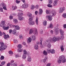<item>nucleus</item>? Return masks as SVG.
I'll return each mask as SVG.
<instances>
[{
    "label": "nucleus",
    "mask_w": 66,
    "mask_h": 66,
    "mask_svg": "<svg viewBox=\"0 0 66 66\" xmlns=\"http://www.w3.org/2000/svg\"><path fill=\"white\" fill-rule=\"evenodd\" d=\"M8 26L10 27V28H15V29L17 30H19L20 29V27H19V26L18 25H14L12 24H9Z\"/></svg>",
    "instance_id": "nucleus-6"
},
{
    "label": "nucleus",
    "mask_w": 66,
    "mask_h": 66,
    "mask_svg": "<svg viewBox=\"0 0 66 66\" xmlns=\"http://www.w3.org/2000/svg\"><path fill=\"white\" fill-rule=\"evenodd\" d=\"M24 18L22 16H18V19L19 20L22 21L23 19Z\"/></svg>",
    "instance_id": "nucleus-19"
},
{
    "label": "nucleus",
    "mask_w": 66,
    "mask_h": 66,
    "mask_svg": "<svg viewBox=\"0 0 66 66\" xmlns=\"http://www.w3.org/2000/svg\"><path fill=\"white\" fill-rule=\"evenodd\" d=\"M46 13L47 14H50L52 16H54L56 14V12L54 10H52L51 12L50 10H46Z\"/></svg>",
    "instance_id": "nucleus-2"
},
{
    "label": "nucleus",
    "mask_w": 66,
    "mask_h": 66,
    "mask_svg": "<svg viewBox=\"0 0 66 66\" xmlns=\"http://www.w3.org/2000/svg\"><path fill=\"white\" fill-rule=\"evenodd\" d=\"M62 17H63L64 18H66V13H65L63 14L62 15Z\"/></svg>",
    "instance_id": "nucleus-38"
},
{
    "label": "nucleus",
    "mask_w": 66,
    "mask_h": 66,
    "mask_svg": "<svg viewBox=\"0 0 66 66\" xmlns=\"http://www.w3.org/2000/svg\"><path fill=\"white\" fill-rule=\"evenodd\" d=\"M48 27L49 28H51V29H52V28H53V24H52V23H50Z\"/></svg>",
    "instance_id": "nucleus-25"
},
{
    "label": "nucleus",
    "mask_w": 66,
    "mask_h": 66,
    "mask_svg": "<svg viewBox=\"0 0 66 66\" xmlns=\"http://www.w3.org/2000/svg\"><path fill=\"white\" fill-rule=\"evenodd\" d=\"M20 1H19L18 0H16V3H17L18 4V3H20Z\"/></svg>",
    "instance_id": "nucleus-61"
},
{
    "label": "nucleus",
    "mask_w": 66,
    "mask_h": 66,
    "mask_svg": "<svg viewBox=\"0 0 66 66\" xmlns=\"http://www.w3.org/2000/svg\"><path fill=\"white\" fill-rule=\"evenodd\" d=\"M6 48H7V46L6 45H3V46L0 47V50L1 51H3V50H5V49H6Z\"/></svg>",
    "instance_id": "nucleus-9"
},
{
    "label": "nucleus",
    "mask_w": 66,
    "mask_h": 66,
    "mask_svg": "<svg viewBox=\"0 0 66 66\" xmlns=\"http://www.w3.org/2000/svg\"><path fill=\"white\" fill-rule=\"evenodd\" d=\"M47 6L49 7H52V5L50 4L47 5Z\"/></svg>",
    "instance_id": "nucleus-48"
},
{
    "label": "nucleus",
    "mask_w": 66,
    "mask_h": 66,
    "mask_svg": "<svg viewBox=\"0 0 66 66\" xmlns=\"http://www.w3.org/2000/svg\"><path fill=\"white\" fill-rule=\"evenodd\" d=\"M12 10H16V9H17V7L16 6H12Z\"/></svg>",
    "instance_id": "nucleus-34"
},
{
    "label": "nucleus",
    "mask_w": 66,
    "mask_h": 66,
    "mask_svg": "<svg viewBox=\"0 0 66 66\" xmlns=\"http://www.w3.org/2000/svg\"><path fill=\"white\" fill-rule=\"evenodd\" d=\"M33 20V18L32 17H29V21H31Z\"/></svg>",
    "instance_id": "nucleus-41"
},
{
    "label": "nucleus",
    "mask_w": 66,
    "mask_h": 66,
    "mask_svg": "<svg viewBox=\"0 0 66 66\" xmlns=\"http://www.w3.org/2000/svg\"><path fill=\"white\" fill-rule=\"evenodd\" d=\"M13 19V16L12 15H10L9 16V19H10V20H12Z\"/></svg>",
    "instance_id": "nucleus-43"
},
{
    "label": "nucleus",
    "mask_w": 66,
    "mask_h": 66,
    "mask_svg": "<svg viewBox=\"0 0 66 66\" xmlns=\"http://www.w3.org/2000/svg\"><path fill=\"white\" fill-rule=\"evenodd\" d=\"M45 45L44 44V45H42V43L40 44V47H41L42 48H44V47H45Z\"/></svg>",
    "instance_id": "nucleus-47"
},
{
    "label": "nucleus",
    "mask_w": 66,
    "mask_h": 66,
    "mask_svg": "<svg viewBox=\"0 0 66 66\" xmlns=\"http://www.w3.org/2000/svg\"><path fill=\"white\" fill-rule=\"evenodd\" d=\"M4 43L2 42H0V44L1 45V46H3L4 44Z\"/></svg>",
    "instance_id": "nucleus-58"
},
{
    "label": "nucleus",
    "mask_w": 66,
    "mask_h": 66,
    "mask_svg": "<svg viewBox=\"0 0 66 66\" xmlns=\"http://www.w3.org/2000/svg\"><path fill=\"white\" fill-rule=\"evenodd\" d=\"M13 22L14 23H17L18 22V20L16 19H13Z\"/></svg>",
    "instance_id": "nucleus-22"
},
{
    "label": "nucleus",
    "mask_w": 66,
    "mask_h": 66,
    "mask_svg": "<svg viewBox=\"0 0 66 66\" xmlns=\"http://www.w3.org/2000/svg\"><path fill=\"white\" fill-rule=\"evenodd\" d=\"M23 13L21 12H19L18 13V17L21 16H23Z\"/></svg>",
    "instance_id": "nucleus-27"
},
{
    "label": "nucleus",
    "mask_w": 66,
    "mask_h": 66,
    "mask_svg": "<svg viewBox=\"0 0 66 66\" xmlns=\"http://www.w3.org/2000/svg\"><path fill=\"white\" fill-rule=\"evenodd\" d=\"M12 66H17V64L16 63H15L12 64L11 65Z\"/></svg>",
    "instance_id": "nucleus-46"
},
{
    "label": "nucleus",
    "mask_w": 66,
    "mask_h": 66,
    "mask_svg": "<svg viewBox=\"0 0 66 66\" xmlns=\"http://www.w3.org/2000/svg\"><path fill=\"white\" fill-rule=\"evenodd\" d=\"M63 45H61L60 47V48L62 52H63V51L64 50V48H63Z\"/></svg>",
    "instance_id": "nucleus-29"
},
{
    "label": "nucleus",
    "mask_w": 66,
    "mask_h": 66,
    "mask_svg": "<svg viewBox=\"0 0 66 66\" xmlns=\"http://www.w3.org/2000/svg\"><path fill=\"white\" fill-rule=\"evenodd\" d=\"M5 21H2L1 22V27L3 28V29L4 30H8L9 28H10V27L9 26V24H11V23H8L7 27H6V24H5Z\"/></svg>",
    "instance_id": "nucleus-1"
},
{
    "label": "nucleus",
    "mask_w": 66,
    "mask_h": 66,
    "mask_svg": "<svg viewBox=\"0 0 66 66\" xmlns=\"http://www.w3.org/2000/svg\"><path fill=\"white\" fill-rule=\"evenodd\" d=\"M11 65V63H8L7 64V66H10Z\"/></svg>",
    "instance_id": "nucleus-64"
},
{
    "label": "nucleus",
    "mask_w": 66,
    "mask_h": 66,
    "mask_svg": "<svg viewBox=\"0 0 66 66\" xmlns=\"http://www.w3.org/2000/svg\"><path fill=\"white\" fill-rule=\"evenodd\" d=\"M22 47V46L21 44H19L18 45V49H21Z\"/></svg>",
    "instance_id": "nucleus-30"
},
{
    "label": "nucleus",
    "mask_w": 66,
    "mask_h": 66,
    "mask_svg": "<svg viewBox=\"0 0 66 66\" xmlns=\"http://www.w3.org/2000/svg\"><path fill=\"white\" fill-rule=\"evenodd\" d=\"M54 30L55 31V34L56 35H57L59 33V28L57 27H54Z\"/></svg>",
    "instance_id": "nucleus-7"
},
{
    "label": "nucleus",
    "mask_w": 66,
    "mask_h": 66,
    "mask_svg": "<svg viewBox=\"0 0 66 66\" xmlns=\"http://www.w3.org/2000/svg\"><path fill=\"white\" fill-rule=\"evenodd\" d=\"M5 63V62L4 61L2 62L1 63V64H2V65H4Z\"/></svg>",
    "instance_id": "nucleus-56"
},
{
    "label": "nucleus",
    "mask_w": 66,
    "mask_h": 66,
    "mask_svg": "<svg viewBox=\"0 0 66 66\" xmlns=\"http://www.w3.org/2000/svg\"><path fill=\"white\" fill-rule=\"evenodd\" d=\"M43 53L45 55H47V54H48V53L47 52V51L45 50L43 51Z\"/></svg>",
    "instance_id": "nucleus-21"
},
{
    "label": "nucleus",
    "mask_w": 66,
    "mask_h": 66,
    "mask_svg": "<svg viewBox=\"0 0 66 66\" xmlns=\"http://www.w3.org/2000/svg\"><path fill=\"white\" fill-rule=\"evenodd\" d=\"M13 42H14V43H15V44H16L17 43H18V40H17V39H14L13 40Z\"/></svg>",
    "instance_id": "nucleus-40"
},
{
    "label": "nucleus",
    "mask_w": 66,
    "mask_h": 66,
    "mask_svg": "<svg viewBox=\"0 0 66 66\" xmlns=\"http://www.w3.org/2000/svg\"><path fill=\"white\" fill-rule=\"evenodd\" d=\"M60 33L61 35H63L64 34V31L61 29H60L59 30Z\"/></svg>",
    "instance_id": "nucleus-24"
},
{
    "label": "nucleus",
    "mask_w": 66,
    "mask_h": 66,
    "mask_svg": "<svg viewBox=\"0 0 66 66\" xmlns=\"http://www.w3.org/2000/svg\"><path fill=\"white\" fill-rule=\"evenodd\" d=\"M55 50L54 49H52L51 50V53L52 54H53L55 53Z\"/></svg>",
    "instance_id": "nucleus-35"
},
{
    "label": "nucleus",
    "mask_w": 66,
    "mask_h": 66,
    "mask_svg": "<svg viewBox=\"0 0 66 66\" xmlns=\"http://www.w3.org/2000/svg\"><path fill=\"white\" fill-rule=\"evenodd\" d=\"M28 61V62H31L32 60V59L31 57L28 56L27 59Z\"/></svg>",
    "instance_id": "nucleus-32"
},
{
    "label": "nucleus",
    "mask_w": 66,
    "mask_h": 66,
    "mask_svg": "<svg viewBox=\"0 0 66 66\" xmlns=\"http://www.w3.org/2000/svg\"><path fill=\"white\" fill-rule=\"evenodd\" d=\"M23 51V50L22 49H21V50H17V51L18 52H21L22 51Z\"/></svg>",
    "instance_id": "nucleus-45"
},
{
    "label": "nucleus",
    "mask_w": 66,
    "mask_h": 66,
    "mask_svg": "<svg viewBox=\"0 0 66 66\" xmlns=\"http://www.w3.org/2000/svg\"><path fill=\"white\" fill-rule=\"evenodd\" d=\"M49 1L50 4H51L52 3V0H49Z\"/></svg>",
    "instance_id": "nucleus-60"
},
{
    "label": "nucleus",
    "mask_w": 66,
    "mask_h": 66,
    "mask_svg": "<svg viewBox=\"0 0 66 66\" xmlns=\"http://www.w3.org/2000/svg\"><path fill=\"white\" fill-rule=\"evenodd\" d=\"M1 7H3V9L5 10H7L6 7V4L3 3H1L0 5Z\"/></svg>",
    "instance_id": "nucleus-8"
},
{
    "label": "nucleus",
    "mask_w": 66,
    "mask_h": 66,
    "mask_svg": "<svg viewBox=\"0 0 66 66\" xmlns=\"http://www.w3.org/2000/svg\"><path fill=\"white\" fill-rule=\"evenodd\" d=\"M43 24L44 26H46L47 25V21H44L43 22Z\"/></svg>",
    "instance_id": "nucleus-39"
},
{
    "label": "nucleus",
    "mask_w": 66,
    "mask_h": 66,
    "mask_svg": "<svg viewBox=\"0 0 66 66\" xmlns=\"http://www.w3.org/2000/svg\"><path fill=\"white\" fill-rule=\"evenodd\" d=\"M31 37L32 40L34 41L35 40V39H36V36H32Z\"/></svg>",
    "instance_id": "nucleus-20"
},
{
    "label": "nucleus",
    "mask_w": 66,
    "mask_h": 66,
    "mask_svg": "<svg viewBox=\"0 0 66 66\" xmlns=\"http://www.w3.org/2000/svg\"><path fill=\"white\" fill-rule=\"evenodd\" d=\"M9 53L10 54H11V55H12L13 54V52L11 51H10L9 52Z\"/></svg>",
    "instance_id": "nucleus-49"
},
{
    "label": "nucleus",
    "mask_w": 66,
    "mask_h": 66,
    "mask_svg": "<svg viewBox=\"0 0 66 66\" xmlns=\"http://www.w3.org/2000/svg\"><path fill=\"white\" fill-rule=\"evenodd\" d=\"M29 24L30 25H31V26H33L35 24V22L33 21H31L29 22Z\"/></svg>",
    "instance_id": "nucleus-16"
},
{
    "label": "nucleus",
    "mask_w": 66,
    "mask_h": 66,
    "mask_svg": "<svg viewBox=\"0 0 66 66\" xmlns=\"http://www.w3.org/2000/svg\"><path fill=\"white\" fill-rule=\"evenodd\" d=\"M23 54H25V55L27 54L28 55H30V53L28 52L27 53V51L25 50H23Z\"/></svg>",
    "instance_id": "nucleus-14"
},
{
    "label": "nucleus",
    "mask_w": 66,
    "mask_h": 66,
    "mask_svg": "<svg viewBox=\"0 0 66 66\" xmlns=\"http://www.w3.org/2000/svg\"><path fill=\"white\" fill-rule=\"evenodd\" d=\"M47 40L45 41L44 42V44L45 46H47L48 48H51V44L50 43V42H49V41H48L47 42Z\"/></svg>",
    "instance_id": "nucleus-5"
},
{
    "label": "nucleus",
    "mask_w": 66,
    "mask_h": 66,
    "mask_svg": "<svg viewBox=\"0 0 66 66\" xmlns=\"http://www.w3.org/2000/svg\"><path fill=\"white\" fill-rule=\"evenodd\" d=\"M3 8L2 7H0V12H3Z\"/></svg>",
    "instance_id": "nucleus-51"
},
{
    "label": "nucleus",
    "mask_w": 66,
    "mask_h": 66,
    "mask_svg": "<svg viewBox=\"0 0 66 66\" xmlns=\"http://www.w3.org/2000/svg\"><path fill=\"white\" fill-rule=\"evenodd\" d=\"M4 57L3 56H2L1 57V60H4Z\"/></svg>",
    "instance_id": "nucleus-54"
},
{
    "label": "nucleus",
    "mask_w": 66,
    "mask_h": 66,
    "mask_svg": "<svg viewBox=\"0 0 66 66\" xmlns=\"http://www.w3.org/2000/svg\"><path fill=\"white\" fill-rule=\"evenodd\" d=\"M19 38H20V39H22V38H23V37L22 36V35H20L19 36Z\"/></svg>",
    "instance_id": "nucleus-42"
},
{
    "label": "nucleus",
    "mask_w": 66,
    "mask_h": 66,
    "mask_svg": "<svg viewBox=\"0 0 66 66\" xmlns=\"http://www.w3.org/2000/svg\"><path fill=\"white\" fill-rule=\"evenodd\" d=\"M36 44L37 45H39V44H40V41H38L37 42Z\"/></svg>",
    "instance_id": "nucleus-63"
},
{
    "label": "nucleus",
    "mask_w": 66,
    "mask_h": 66,
    "mask_svg": "<svg viewBox=\"0 0 66 66\" xmlns=\"http://www.w3.org/2000/svg\"><path fill=\"white\" fill-rule=\"evenodd\" d=\"M22 44L23 45H24V46L26 45V44L25 42H23L22 43Z\"/></svg>",
    "instance_id": "nucleus-59"
},
{
    "label": "nucleus",
    "mask_w": 66,
    "mask_h": 66,
    "mask_svg": "<svg viewBox=\"0 0 66 66\" xmlns=\"http://www.w3.org/2000/svg\"><path fill=\"white\" fill-rule=\"evenodd\" d=\"M34 48L36 50H37L38 49V46L37 45H35L34 46Z\"/></svg>",
    "instance_id": "nucleus-36"
},
{
    "label": "nucleus",
    "mask_w": 66,
    "mask_h": 66,
    "mask_svg": "<svg viewBox=\"0 0 66 66\" xmlns=\"http://www.w3.org/2000/svg\"><path fill=\"white\" fill-rule=\"evenodd\" d=\"M43 12V11L42 9H39V13L40 14H42Z\"/></svg>",
    "instance_id": "nucleus-33"
},
{
    "label": "nucleus",
    "mask_w": 66,
    "mask_h": 66,
    "mask_svg": "<svg viewBox=\"0 0 66 66\" xmlns=\"http://www.w3.org/2000/svg\"><path fill=\"white\" fill-rule=\"evenodd\" d=\"M34 30L33 29H31L29 30V34H32V33H34V32H35L34 33H35V34H37L38 33V32H37V29L36 28H34Z\"/></svg>",
    "instance_id": "nucleus-4"
},
{
    "label": "nucleus",
    "mask_w": 66,
    "mask_h": 66,
    "mask_svg": "<svg viewBox=\"0 0 66 66\" xmlns=\"http://www.w3.org/2000/svg\"><path fill=\"white\" fill-rule=\"evenodd\" d=\"M61 60L62 63H64L66 62V59H65V57L64 55L61 56Z\"/></svg>",
    "instance_id": "nucleus-11"
},
{
    "label": "nucleus",
    "mask_w": 66,
    "mask_h": 66,
    "mask_svg": "<svg viewBox=\"0 0 66 66\" xmlns=\"http://www.w3.org/2000/svg\"><path fill=\"white\" fill-rule=\"evenodd\" d=\"M48 41L49 43L51 42H56L57 41V39H56V37H54L53 38H50L48 39L47 40V42Z\"/></svg>",
    "instance_id": "nucleus-3"
},
{
    "label": "nucleus",
    "mask_w": 66,
    "mask_h": 66,
    "mask_svg": "<svg viewBox=\"0 0 66 66\" xmlns=\"http://www.w3.org/2000/svg\"><path fill=\"white\" fill-rule=\"evenodd\" d=\"M51 49L50 48H48L47 49V52L48 53H51Z\"/></svg>",
    "instance_id": "nucleus-37"
},
{
    "label": "nucleus",
    "mask_w": 66,
    "mask_h": 66,
    "mask_svg": "<svg viewBox=\"0 0 66 66\" xmlns=\"http://www.w3.org/2000/svg\"><path fill=\"white\" fill-rule=\"evenodd\" d=\"M4 38L5 39H7L8 38H10V37L9 35H7L4 36Z\"/></svg>",
    "instance_id": "nucleus-17"
},
{
    "label": "nucleus",
    "mask_w": 66,
    "mask_h": 66,
    "mask_svg": "<svg viewBox=\"0 0 66 66\" xmlns=\"http://www.w3.org/2000/svg\"><path fill=\"white\" fill-rule=\"evenodd\" d=\"M27 15L28 17H32V14L29 12H27Z\"/></svg>",
    "instance_id": "nucleus-26"
},
{
    "label": "nucleus",
    "mask_w": 66,
    "mask_h": 66,
    "mask_svg": "<svg viewBox=\"0 0 66 66\" xmlns=\"http://www.w3.org/2000/svg\"><path fill=\"white\" fill-rule=\"evenodd\" d=\"M13 30L12 29H10L9 30V33L10 34H11L12 33V32H13Z\"/></svg>",
    "instance_id": "nucleus-52"
},
{
    "label": "nucleus",
    "mask_w": 66,
    "mask_h": 66,
    "mask_svg": "<svg viewBox=\"0 0 66 66\" xmlns=\"http://www.w3.org/2000/svg\"><path fill=\"white\" fill-rule=\"evenodd\" d=\"M29 5L28 4H25L22 5L21 7L22 9H27L28 7V6Z\"/></svg>",
    "instance_id": "nucleus-10"
},
{
    "label": "nucleus",
    "mask_w": 66,
    "mask_h": 66,
    "mask_svg": "<svg viewBox=\"0 0 66 66\" xmlns=\"http://www.w3.org/2000/svg\"><path fill=\"white\" fill-rule=\"evenodd\" d=\"M65 10V7H61L59 9V12L60 13H62L63 11Z\"/></svg>",
    "instance_id": "nucleus-13"
},
{
    "label": "nucleus",
    "mask_w": 66,
    "mask_h": 66,
    "mask_svg": "<svg viewBox=\"0 0 66 66\" xmlns=\"http://www.w3.org/2000/svg\"><path fill=\"white\" fill-rule=\"evenodd\" d=\"M62 62V58L61 57V56H60L59 58V59L58 60V63H60Z\"/></svg>",
    "instance_id": "nucleus-18"
},
{
    "label": "nucleus",
    "mask_w": 66,
    "mask_h": 66,
    "mask_svg": "<svg viewBox=\"0 0 66 66\" xmlns=\"http://www.w3.org/2000/svg\"><path fill=\"white\" fill-rule=\"evenodd\" d=\"M46 18L48 19L49 21H51L52 20V17L51 15H47L46 16Z\"/></svg>",
    "instance_id": "nucleus-12"
},
{
    "label": "nucleus",
    "mask_w": 66,
    "mask_h": 66,
    "mask_svg": "<svg viewBox=\"0 0 66 66\" xmlns=\"http://www.w3.org/2000/svg\"><path fill=\"white\" fill-rule=\"evenodd\" d=\"M35 5H31L30 9H31V10H33L34 9H35Z\"/></svg>",
    "instance_id": "nucleus-28"
},
{
    "label": "nucleus",
    "mask_w": 66,
    "mask_h": 66,
    "mask_svg": "<svg viewBox=\"0 0 66 66\" xmlns=\"http://www.w3.org/2000/svg\"><path fill=\"white\" fill-rule=\"evenodd\" d=\"M35 7H36V9H38L39 8V5H36L35 6Z\"/></svg>",
    "instance_id": "nucleus-53"
},
{
    "label": "nucleus",
    "mask_w": 66,
    "mask_h": 66,
    "mask_svg": "<svg viewBox=\"0 0 66 66\" xmlns=\"http://www.w3.org/2000/svg\"><path fill=\"white\" fill-rule=\"evenodd\" d=\"M16 29H14L12 31V33L14 35H15L16 34Z\"/></svg>",
    "instance_id": "nucleus-23"
},
{
    "label": "nucleus",
    "mask_w": 66,
    "mask_h": 66,
    "mask_svg": "<svg viewBox=\"0 0 66 66\" xmlns=\"http://www.w3.org/2000/svg\"><path fill=\"white\" fill-rule=\"evenodd\" d=\"M43 33V30L41 29L40 31V34H42Z\"/></svg>",
    "instance_id": "nucleus-57"
},
{
    "label": "nucleus",
    "mask_w": 66,
    "mask_h": 66,
    "mask_svg": "<svg viewBox=\"0 0 66 66\" xmlns=\"http://www.w3.org/2000/svg\"><path fill=\"white\" fill-rule=\"evenodd\" d=\"M26 55L23 54V55L22 58L23 59H25L26 58Z\"/></svg>",
    "instance_id": "nucleus-44"
},
{
    "label": "nucleus",
    "mask_w": 66,
    "mask_h": 66,
    "mask_svg": "<svg viewBox=\"0 0 66 66\" xmlns=\"http://www.w3.org/2000/svg\"><path fill=\"white\" fill-rule=\"evenodd\" d=\"M38 17H37L36 18L35 21H36V23L37 25H38Z\"/></svg>",
    "instance_id": "nucleus-31"
},
{
    "label": "nucleus",
    "mask_w": 66,
    "mask_h": 66,
    "mask_svg": "<svg viewBox=\"0 0 66 66\" xmlns=\"http://www.w3.org/2000/svg\"><path fill=\"white\" fill-rule=\"evenodd\" d=\"M27 41L28 43H31L32 42V39L31 38L29 37V38L27 39Z\"/></svg>",
    "instance_id": "nucleus-15"
},
{
    "label": "nucleus",
    "mask_w": 66,
    "mask_h": 66,
    "mask_svg": "<svg viewBox=\"0 0 66 66\" xmlns=\"http://www.w3.org/2000/svg\"><path fill=\"white\" fill-rule=\"evenodd\" d=\"M40 41L41 42H40V43L41 44H42V42L43 41V40L42 38H41L40 39Z\"/></svg>",
    "instance_id": "nucleus-62"
},
{
    "label": "nucleus",
    "mask_w": 66,
    "mask_h": 66,
    "mask_svg": "<svg viewBox=\"0 0 66 66\" xmlns=\"http://www.w3.org/2000/svg\"><path fill=\"white\" fill-rule=\"evenodd\" d=\"M56 39L57 40V41H59V40H60V39H61V38H60V37H58L57 38L56 37Z\"/></svg>",
    "instance_id": "nucleus-50"
},
{
    "label": "nucleus",
    "mask_w": 66,
    "mask_h": 66,
    "mask_svg": "<svg viewBox=\"0 0 66 66\" xmlns=\"http://www.w3.org/2000/svg\"><path fill=\"white\" fill-rule=\"evenodd\" d=\"M51 65V64L50 63H48L46 65V66H50Z\"/></svg>",
    "instance_id": "nucleus-55"
}]
</instances>
